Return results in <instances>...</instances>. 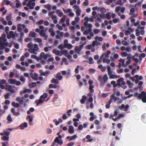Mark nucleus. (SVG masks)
Returning <instances> with one entry per match:
<instances>
[{
	"mask_svg": "<svg viewBox=\"0 0 146 146\" xmlns=\"http://www.w3.org/2000/svg\"><path fill=\"white\" fill-rule=\"evenodd\" d=\"M139 96L140 99H141L143 103H146V93L144 91H142Z\"/></svg>",
	"mask_w": 146,
	"mask_h": 146,
	"instance_id": "1",
	"label": "nucleus"
},
{
	"mask_svg": "<svg viewBox=\"0 0 146 146\" xmlns=\"http://www.w3.org/2000/svg\"><path fill=\"white\" fill-rule=\"evenodd\" d=\"M62 138V136L61 135H58V136L56 137L54 140V142L57 143L60 145H61L63 143V141L62 139H59V138L61 139Z\"/></svg>",
	"mask_w": 146,
	"mask_h": 146,
	"instance_id": "2",
	"label": "nucleus"
},
{
	"mask_svg": "<svg viewBox=\"0 0 146 146\" xmlns=\"http://www.w3.org/2000/svg\"><path fill=\"white\" fill-rule=\"evenodd\" d=\"M120 99L115 96L114 94H112L110 97V101H111V103L112 102L113 100L114 101V102H115L117 100H119Z\"/></svg>",
	"mask_w": 146,
	"mask_h": 146,
	"instance_id": "3",
	"label": "nucleus"
},
{
	"mask_svg": "<svg viewBox=\"0 0 146 146\" xmlns=\"http://www.w3.org/2000/svg\"><path fill=\"white\" fill-rule=\"evenodd\" d=\"M35 115H34L32 114L30 115H28L27 116V119H29V125L31 124V122L33 120V119L34 118Z\"/></svg>",
	"mask_w": 146,
	"mask_h": 146,
	"instance_id": "4",
	"label": "nucleus"
},
{
	"mask_svg": "<svg viewBox=\"0 0 146 146\" xmlns=\"http://www.w3.org/2000/svg\"><path fill=\"white\" fill-rule=\"evenodd\" d=\"M11 111L14 115L18 116L20 115L21 113L19 112H16L15 109L14 108H12L11 109Z\"/></svg>",
	"mask_w": 146,
	"mask_h": 146,
	"instance_id": "5",
	"label": "nucleus"
},
{
	"mask_svg": "<svg viewBox=\"0 0 146 146\" xmlns=\"http://www.w3.org/2000/svg\"><path fill=\"white\" fill-rule=\"evenodd\" d=\"M52 52L56 55H58L59 56H61L62 55V54L61 53V51L56 50V49H54L53 50Z\"/></svg>",
	"mask_w": 146,
	"mask_h": 146,
	"instance_id": "6",
	"label": "nucleus"
},
{
	"mask_svg": "<svg viewBox=\"0 0 146 146\" xmlns=\"http://www.w3.org/2000/svg\"><path fill=\"white\" fill-rule=\"evenodd\" d=\"M68 133L71 134H73L74 132V127L72 125L69 126L68 128Z\"/></svg>",
	"mask_w": 146,
	"mask_h": 146,
	"instance_id": "7",
	"label": "nucleus"
},
{
	"mask_svg": "<svg viewBox=\"0 0 146 146\" xmlns=\"http://www.w3.org/2000/svg\"><path fill=\"white\" fill-rule=\"evenodd\" d=\"M28 124L26 122H25L23 123H21L19 126V127L21 129H23L25 128H26Z\"/></svg>",
	"mask_w": 146,
	"mask_h": 146,
	"instance_id": "8",
	"label": "nucleus"
},
{
	"mask_svg": "<svg viewBox=\"0 0 146 146\" xmlns=\"http://www.w3.org/2000/svg\"><path fill=\"white\" fill-rule=\"evenodd\" d=\"M38 49H35L34 48H29L28 49V51L31 53L36 54L37 53L35 52L36 51H37Z\"/></svg>",
	"mask_w": 146,
	"mask_h": 146,
	"instance_id": "9",
	"label": "nucleus"
},
{
	"mask_svg": "<svg viewBox=\"0 0 146 146\" xmlns=\"http://www.w3.org/2000/svg\"><path fill=\"white\" fill-rule=\"evenodd\" d=\"M103 79L104 80V81L101 82V83L103 84H104L105 83H106L108 80V78L107 76V75L106 74L104 75L103 76Z\"/></svg>",
	"mask_w": 146,
	"mask_h": 146,
	"instance_id": "10",
	"label": "nucleus"
},
{
	"mask_svg": "<svg viewBox=\"0 0 146 146\" xmlns=\"http://www.w3.org/2000/svg\"><path fill=\"white\" fill-rule=\"evenodd\" d=\"M56 78H58L59 80H61L62 79V76L60 72H58L57 74Z\"/></svg>",
	"mask_w": 146,
	"mask_h": 146,
	"instance_id": "11",
	"label": "nucleus"
},
{
	"mask_svg": "<svg viewBox=\"0 0 146 146\" xmlns=\"http://www.w3.org/2000/svg\"><path fill=\"white\" fill-rule=\"evenodd\" d=\"M141 118L142 121L146 123V113H144L142 115Z\"/></svg>",
	"mask_w": 146,
	"mask_h": 146,
	"instance_id": "12",
	"label": "nucleus"
},
{
	"mask_svg": "<svg viewBox=\"0 0 146 146\" xmlns=\"http://www.w3.org/2000/svg\"><path fill=\"white\" fill-rule=\"evenodd\" d=\"M86 97L85 95H83L82 96V98L80 100V103L81 104H84L85 100L86 99Z\"/></svg>",
	"mask_w": 146,
	"mask_h": 146,
	"instance_id": "13",
	"label": "nucleus"
},
{
	"mask_svg": "<svg viewBox=\"0 0 146 146\" xmlns=\"http://www.w3.org/2000/svg\"><path fill=\"white\" fill-rule=\"evenodd\" d=\"M36 36V33L35 32L31 31L29 34V36L30 37H35Z\"/></svg>",
	"mask_w": 146,
	"mask_h": 146,
	"instance_id": "14",
	"label": "nucleus"
},
{
	"mask_svg": "<svg viewBox=\"0 0 146 146\" xmlns=\"http://www.w3.org/2000/svg\"><path fill=\"white\" fill-rule=\"evenodd\" d=\"M16 81V80L13 79H9L8 80V82L11 84H15Z\"/></svg>",
	"mask_w": 146,
	"mask_h": 146,
	"instance_id": "15",
	"label": "nucleus"
},
{
	"mask_svg": "<svg viewBox=\"0 0 146 146\" xmlns=\"http://www.w3.org/2000/svg\"><path fill=\"white\" fill-rule=\"evenodd\" d=\"M51 82L52 83H55L56 84H58L59 83V81L58 79H55L54 78H52L51 81Z\"/></svg>",
	"mask_w": 146,
	"mask_h": 146,
	"instance_id": "16",
	"label": "nucleus"
},
{
	"mask_svg": "<svg viewBox=\"0 0 146 146\" xmlns=\"http://www.w3.org/2000/svg\"><path fill=\"white\" fill-rule=\"evenodd\" d=\"M43 101L44 100H42V99L40 98V99L38 100H37L35 101V103H37V106H38L39 104L42 103Z\"/></svg>",
	"mask_w": 146,
	"mask_h": 146,
	"instance_id": "17",
	"label": "nucleus"
},
{
	"mask_svg": "<svg viewBox=\"0 0 146 146\" xmlns=\"http://www.w3.org/2000/svg\"><path fill=\"white\" fill-rule=\"evenodd\" d=\"M44 7L47 9L48 11H50L51 10V6L49 4H46L44 6Z\"/></svg>",
	"mask_w": 146,
	"mask_h": 146,
	"instance_id": "18",
	"label": "nucleus"
},
{
	"mask_svg": "<svg viewBox=\"0 0 146 146\" xmlns=\"http://www.w3.org/2000/svg\"><path fill=\"white\" fill-rule=\"evenodd\" d=\"M33 75L34 76L33 78V79L35 80H38V75L36 73H34Z\"/></svg>",
	"mask_w": 146,
	"mask_h": 146,
	"instance_id": "19",
	"label": "nucleus"
},
{
	"mask_svg": "<svg viewBox=\"0 0 146 146\" xmlns=\"http://www.w3.org/2000/svg\"><path fill=\"white\" fill-rule=\"evenodd\" d=\"M8 90L10 92L12 93H14L15 92L14 90L13 89L12 86L11 85H9L8 88Z\"/></svg>",
	"mask_w": 146,
	"mask_h": 146,
	"instance_id": "20",
	"label": "nucleus"
},
{
	"mask_svg": "<svg viewBox=\"0 0 146 146\" xmlns=\"http://www.w3.org/2000/svg\"><path fill=\"white\" fill-rule=\"evenodd\" d=\"M16 1L17 2L16 3V5H15L16 7L17 8H18L20 7H21L22 6V5H21V3H20L19 2V0H16Z\"/></svg>",
	"mask_w": 146,
	"mask_h": 146,
	"instance_id": "21",
	"label": "nucleus"
},
{
	"mask_svg": "<svg viewBox=\"0 0 146 146\" xmlns=\"http://www.w3.org/2000/svg\"><path fill=\"white\" fill-rule=\"evenodd\" d=\"M91 137V136L90 135H87L86 137V138L87 139H88V140H87L86 141L87 142H91L92 141L93 139H90Z\"/></svg>",
	"mask_w": 146,
	"mask_h": 146,
	"instance_id": "22",
	"label": "nucleus"
},
{
	"mask_svg": "<svg viewBox=\"0 0 146 146\" xmlns=\"http://www.w3.org/2000/svg\"><path fill=\"white\" fill-rule=\"evenodd\" d=\"M48 96V94L46 93H44L43 95L40 96V98L43 99L44 100L45 98H46Z\"/></svg>",
	"mask_w": 146,
	"mask_h": 146,
	"instance_id": "23",
	"label": "nucleus"
},
{
	"mask_svg": "<svg viewBox=\"0 0 146 146\" xmlns=\"http://www.w3.org/2000/svg\"><path fill=\"white\" fill-rule=\"evenodd\" d=\"M14 107L18 108L19 107V104L16 103L15 102H13L11 104Z\"/></svg>",
	"mask_w": 146,
	"mask_h": 146,
	"instance_id": "24",
	"label": "nucleus"
},
{
	"mask_svg": "<svg viewBox=\"0 0 146 146\" xmlns=\"http://www.w3.org/2000/svg\"><path fill=\"white\" fill-rule=\"evenodd\" d=\"M127 84L129 86V88H131L132 87V86L133 85V83H131L130 81L129 80H127L126 81Z\"/></svg>",
	"mask_w": 146,
	"mask_h": 146,
	"instance_id": "25",
	"label": "nucleus"
},
{
	"mask_svg": "<svg viewBox=\"0 0 146 146\" xmlns=\"http://www.w3.org/2000/svg\"><path fill=\"white\" fill-rule=\"evenodd\" d=\"M74 50L75 52L79 53L81 51L80 49L79 48V47L78 46H76L75 47Z\"/></svg>",
	"mask_w": 146,
	"mask_h": 146,
	"instance_id": "26",
	"label": "nucleus"
},
{
	"mask_svg": "<svg viewBox=\"0 0 146 146\" xmlns=\"http://www.w3.org/2000/svg\"><path fill=\"white\" fill-rule=\"evenodd\" d=\"M111 14V13L110 12H108L106 14V17L107 18V19H111V16L110 15Z\"/></svg>",
	"mask_w": 146,
	"mask_h": 146,
	"instance_id": "27",
	"label": "nucleus"
},
{
	"mask_svg": "<svg viewBox=\"0 0 146 146\" xmlns=\"http://www.w3.org/2000/svg\"><path fill=\"white\" fill-rule=\"evenodd\" d=\"M95 18L99 22H102V21L99 14H97Z\"/></svg>",
	"mask_w": 146,
	"mask_h": 146,
	"instance_id": "28",
	"label": "nucleus"
},
{
	"mask_svg": "<svg viewBox=\"0 0 146 146\" xmlns=\"http://www.w3.org/2000/svg\"><path fill=\"white\" fill-rule=\"evenodd\" d=\"M95 40H97L98 39L99 41L101 42L103 40V39L102 37H99L98 36H96L95 38Z\"/></svg>",
	"mask_w": 146,
	"mask_h": 146,
	"instance_id": "29",
	"label": "nucleus"
},
{
	"mask_svg": "<svg viewBox=\"0 0 146 146\" xmlns=\"http://www.w3.org/2000/svg\"><path fill=\"white\" fill-rule=\"evenodd\" d=\"M9 139V137L4 136L1 137V139L3 141H7Z\"/></svg>",
	"mask_w": 146,
	"mask_h": 146,
	"instance_id": "30",
	"label": "nucleus"
},
{
	"mask_svg": "<svg viewBox=\"0 0 146 146\" xmlns=\"http://www.w3.org/2000/svg\"><path fill=\"white\" fill-rule=\"evenodd\" d=\"M34 40L35 42H37L38 43H40L42 42V40L41 38H35Z\"/></svg>",
	"mask_w": 146,
	"mask_h": 146,
	"instance_id": "31",
	"label": "nucleus"
},
{
	"mask_svg": "<svg viewBox=\"0 0 146 146\" xmlns=\"http://www.w3.org/2000/svg\"><path fill=\"white\" fill-rule=\"evenodd\" d=\"M17 29L18 31L20 32L22 30V29L21 27V24H19L18 25Z\"/></svg>",
	"mask_w": 146,
	"mask_h": 146,
	"instance_id": "32",
	"label": "nucleus"
},
{
	"mask_svg": "<svg viewBox=\"0 0 146 146\" xmlns=\"http://www.w3.org/2000/svg\"><path fill=\"white\" fill-rule=\"evenodd\" d=\"M9 35L12 36L13 38H14L15 37V36L14 34V32L13 31H10L9 33Z\"/></svg>",
	"mask_w": 146,
	"mask_h": 146,
	"instance_id": "33",
	"label": "nucleus"
},
{
	"mask_svg": "<svg viewBox=\"0 0 146 146\" xmlns=\"http://www.w3.org/2000/svg\"><path fill=\"white\" fill-rule=\"evenodd\" d=\"M44 32V31H40V32L39 34L42 37H44L46 35Z\"/></svg>",
	"mask_w": 146,
	"mask_h": 146,
	"instance_id": "34",
	"label": "nucleus"
},
{
	"mask_svg": "<svg viewBox=\"0 0 146 146\" xmlns=\"http://www.w3.org/2000/svg\"><path fill=\"white\" fill-rule=\"evenodd\" d=\"M57 87V85L56 84L53 85L52 84H50L49 85V87L50 88H56Z\"/></svg>",
	"mask_w": 146,
	"mask_h": 146,
	"instance_id": "35",
	"label": "nucleus"
},
{
	"mask_svg": "<svg viewBox=\"0 0 146 146\" xmlns=\"http://www.w3.org/2000/svg\"><path fill=\"white\" fill-rule=\"evenodd\" d=\"M63 11L65 13L67 14L71 11V9H68L65 10L64 9H63Z\"/></svg>",
	"mask_w": 146,
	"mask_h": 146,
	"instance_id": "36",
	"label": "nucleus"
},
{
	"mask_svg": "<svg viewBox=\"0 0 146 146\" xmlns=\"http://www.w3.org/2000/svg\"><path fill=\"white\" fill-rule=\"evenodd\" d=\"M89 63L90 64H93L94 63V62L93 61V59L92 57H90L89 58Z\"/></svg>",
	"mask_w": 146,
	"mask_h": 146,
	"instance_id": "37",
	"label": "nucleus"
},
{
	"mask_svg": "<svg viewBox=\"0 0 146 146\" xmlns=\"http://www.w3.org/2000/svg\"><path fill=\"white\" fill-rule=\"evenodd\" d=\"M130 12L129 13V14L130 15H132L133 14V13L135 11V9L134 8H132L130 9Z\"/></svg>",
	"mask_w": 146,
	"mask_h": 146,
	"instance_id": "38",
	"label": "nucleus"
},
{
	"mask_svg": "<svg viewBox=\"0 0 146 146\" xmlns=\"http://www.w3.org/2000/svg\"><path fill=\"white\" fill-rule=\"evenodd\" d=\"M139 77V75H136L132 77H131V79L133 81L135 80V78H137Z\"/></svg>",
	"mask_w": 146,
	"mask_h": 146,
	"instance_id": "39",
	"label": "nucleus"
},
{
	"mask_svg": "<svg viewBox=\"0 0 146 146\" xmlns=\"http://www.w3.org/2000/svg\"><path fill=\"white\" fill-rule=\"evenodd\" d=\"M36 86V83L35 82H33L29 85V86H31L30 87H34Z\"/></svg>",
	"mask_w": 146,
	"mask_h": 146,
	"instance_id": "40",
	"label": "nucleus"
},
{
	"mask_svg": "<svg viewBox=\"0 0 146 146\" xmlns=\"http://www.w3.org/2000/svg\"><path fill=\"white\" fill-rule=\"evenodd\" d=\"M127 55V53L126 52H122L121 53V55L122 57H125Z\"/></svg>",
	"mask_w": 146,
	"mask_h": 146,
	"instance_id": "41",
	"label": "nucleus"
},
{
	"mask_svg": "<svg viewBox=\"0 0 146 146\" xmlns=\"http://www.w3.org/2000/svg\"><path fill=\"white\" fill-rule=\"evenodd\" d=\"M31 92V89H25L23 91V92L24 93H26L28 92L29 93H30V92Z\"/></svg>",
	"mask_w": 146,
	"mask_h": 146,
	"instance_id": "42",
	"label": "nucleus"
},
{
	"mask_svg": "<svg viewBox=\"0 0 146 146\" xmlns=\"http://www.w3.org/2000/svg\"><path fill=\"white\" fill-rule=\"evenodd\" d=\"M81 11L80 9L77 10L76 11V15L78 16H79L80 15Z\"/></svg>",
	"mask_w": 146,
	"mask_h": 146,
	"instance_id": "43",
	"label": "nucleus"
},
{
	"mask_svg": "<svg viewBox=\"0 0 146 146\" xmlns=\"http://www.w3.org/2000/svg\"><path fill=\"white\" fill-rule=\"evenodd\" d=\"M77 137V136L76 135H74L72 136H70V139L69 141L72 140L76 138Z\"/></svg>",
	"mask_w": 146,
	"mask_h": 146,
	"instance_id": "44",
	"label": "nucleus"
},
{
	"mask_svg": "<svg viewBox=\"0 0 146 146\" xmlns=\"http://www.w3.org/2000/svg\"><path fill=\"white\" fill-rule=\"evenodd\" d=\"M66 46L67 48L69 49H71L72 47V45L71 44H67Z\"/></svg>",
	"mask_w": 146,
	"mask_h": 146,
	"instance_id": "45",
	"label": "nucleus"
},
{
	"mask_svg": "<svg viewBox=\"0 0 146 146\" xmlns=\"http://www.w3.org/2000/svg\"><path fill=\"white\" fill-rule=\"evenodd\" d=\"M27 46L29 48H33V43L32 42H29Z\"/></svg>",
	"mask_w": 146,
	"mask_h": 146,
	"instance_id": "46",
	"label": "nucleus"
},
{
	"mask_svg": "<svg viewBox=\"0 0 146 146\" xmlns=\"http://www.w3.org/2000/svg\"><path fill=\"white\" fill-rule=\"evenodd\" d=\"M93 31L95 34H97L99 33L100 30L98 29H95Z\"/></svg>",
	"mask_w": 146,
	"mask_h": 146,
	"instance_id": "47",
	"label": "nucleus"
},
{
	"mask_svg": "<svg viewBox=\"0 0 146 146\" xmlns=\"http://www.w3.org/2000/svg\"><path fill=\"white\" fill-rule=\"evenodd\" d=\"M7 120L8 121H12V119L11 116V115H9L7 117Z\"/></svg>",
	"mask_w": 146,
	"mask_h": 146,
	"instance_id": "48",
	"label": "nucleus"
},
{
	"mask_svg": "<svg viewBox=\"0 0 146 146\" xmlns=\"http://www.w3.org/2000/svg\"><path fill=\"white\" fill-rule=\"evenodd\" d=\"M44 23V20L41 19L37 21L36 23L38 25H40Z\"/></svg>",
	"mask_w": 146,
	"mask_h": 146,
	"instance_id": "49",
	"label": "nucleus"
},
{
	"mask_svg": "<svg viewBox=\"0 0 146 146\" xmlns=\"http://www.w3.org/2000/svg\"><path fill=\"white\" fill-rule=\"evenodd\" d=\"M3 133H4V135L7 136H8L10 134V132L7 130L6 131H4Z\"/></svg>",
	"mask_w": 146,
	"mask_h": 146,
	"instance_id": "50",
	"label": "nucleus"
},
{
	"mask_svg": "<svg viewBox=\"0 0 146 146\" xmlns=\"http://www.w3.org/2000/svg\"><path fill=\"white\" fill-rule=\"evenodd\" d=\"M31 58H34L36 59L37 60H39L38 58V57L34 55H32L31 56Z\"/></svg>",
	"mask_w": 146,
	"mask_h": 146,
	"instance_id": "51",
	"label": "nucleus"
},
{
	"mask_svg": "<svg viewBox=\"0 0 146 146\" xmlns=\"http://www.w3.org/2000/svg\"><path fill=\"white\" fill-rule=\"evenodd\" d=\"M132 59L133 60L135 61V62L136 63H138L139 62V60L137 58H135L134 57H132Z\"/></svg>",
	"mask_w": 146,
	"mask_h": 146,
	"instance_id": "52",
	"label": "nucleus"
},
{
	"mask_svg": "<svg viewBox=\"0 0 146 146\" xmlns=\"http://www.w3.org/2000/svg\"><path fill=\"white\" fill-rule=\"evenodd\" d=\"M139 94H138L137 92L135 93L134 94V96L135 97H137L138 98H137L138 99H140V98L139 97Z\"/></svg>",
	"mask_w": 146,
	"mask_h": 146,
	"instance_id": "53",
	"label": "nucleus"
},
{
	"mask_svg": "<svg viewBox=\"0 0 146 146\" xmlns=\"http://www.w3.org/2000/svg\"><path fill=\"white\" fill-rule=\"evenodd\" d=\"M118 78L119 77H118L117 76L115 75L111 74L110 76V78Z\"/></svg>",
	"mask_w": 146,
	"mask_h": 146,
	"instance_id": "54",
	"label": "nucleus"
},
{
	"mask_svg": "<svg viewBox=\"0 0 146 146\" xmlns=\"http://www.w3.org/2000/svg\"><path fill=\"white\" fill-rule=\"evenodd\" d=\"M89 72L90 73L94 74L95 72V70L94 69L90 68L89 69Z\"/></svg>",
	"mask_w": 146,
	"mask_h": 146,
	"instance_id": "55",
	"label": "nucleus"
},
{
	"mask_svg": "<svg viewBox=\"0 0 146 146\" xmlns=\"http://www.w3.org/2000/svg\"><path fill=\"white\" fill-rule=\"evenodd\" d=\"M76 3V0H73L72 1H71L70 2V5H72L74 4H75Z\"/></svg>",
	"mask_w": 146,
	"mask_h": 146,
	"instance_id": "56",
	"label": "nucleus"
},
{
	"mask_svg": "<svg viewBox=\"0 0 146 146\" xmlns=\"http://www.w3.org/2000/svg\"><path fill=\"white\" fill-rule=\"evenodd\" d=\"M25 78L23 76L20 77V80L23 82H25Z\"/></svg>",
	"mask_w": 146,
	"mask_h": 146,
	"instance_id": "57",
	"label": "nucleus"
},
{
	"mask_svg": "<svg viewBox=\"0 0 146 146\" xmlns=\"http://www.w3.org/2000/svg\"><path fill=\"white\" fill-rule=\"evenodd\" d=\"M50 72L49 70H46L45 72H44L45 74V75H43V76H44L46 77L48 75L49 73H50Z\"/></svg>",
	"mask_w": 146,
	"mask_h": 146,
	"instance_id": "58",
	"label": "nucleus"
},
{
	"mask_svg": "<svg viewBox=\"0 0 146 146\" xmlns=\"http://www.w3.org/2000/svg\"><path fill=\"white\" fill-rule=\"evenodd\" d=\"M66 18V17L65 16H64L60 19L61 22L62 23L64 22L65 21Z\"/></svg>",
	"mask_w": 146,
	"mask_h": 146,
	"instance_id": "59",
	"label": "nucleus"
},
{
	"mask_svg": "<svg viewBox=\"0 0 146 146\" xmlns=\"http://www.w3.org/2000/svg\"><path fill=\"white\" fill-rule=\"evenodd\" d=\"M10 95V94L9 93H7L6 94L4 95L5 98V99H8Z\"/></svg>",
	"mask_w": 146,
	"mask_h": 146,
	"instance_id": "60",
	"label": "nucleus"
},
{
	"mask_svg": "<svg viewBox=\"0 0 146 146\" xmlns=\"http://www.w3.org/2000/svg\"><path fill=\"white\" fill-rule=\"evenodd\" d=\"M121 7L120 6H117L115 8V11L116 12H119L121 9Z\"/></svg>",
	"mask_w": 146,
	"mask_h": 146,
	"instance_id": "61",
	"label": "nucleus"
},
{
	"mask_svg": "<svg viewBox=\"0 0 146 146\" xmlns=\"http://www.w3.org/2000/svg\"><path fill=\"white\" fill-rule=\"evenodd\" d=\"M39 72L40 73V76H43V75H45L44 72H43V70H40L39 71Z\"/></svg>",
	"mask_w": 146,
	"mask_h": 146,
	"instance_id": "62",
	"label": "nucleus"
},
{
	"mask_svg": "<svg viewBox=\"0 0 146 146\" xmlns=\"http://www.w3.org/2000/svg\"><path fill=\"white\" fill-rule=\"evenodd\" d=\"M56 26L59 30H63V27L62 26L59 25L58 24H57Z\"/></svg>",
	"mask_w": 146,
	"mask_h": 146,
	"instance_id": "63",
	"label": "nucleus"
},
{
	"mask_svg": "<svg viewBox=\"0 0 146 146\" xmlns=\"http://www.w3.org/2000/svg\"><path fill=\"white\" fill-rule=\"evenodd\" d=\"M100 11L102 13H104L106 12V10L104 7H102Z\"/></svg>",
	"mask_w": 146,
	"mask_h": 146,
	"instance_id": "64",
	"label": "nucleus"
}]
</instances>
